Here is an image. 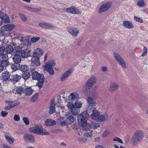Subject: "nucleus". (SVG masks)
<instances>
[{
  "label": "nucleus",
  "mask_w": 148,
  "mask_h": 148,
  "mask_svg": "<svg viewBox=\"0 0 148 148\" xmlns=\"http://www.w3.org/2000/svg\"><path fill=\"white\" fill-rule=\"evenodd\" d=\"M68 32L73 37H76L79 33V30L77 28L73 27H69L67 28Z\"/></svg>",
  "instance_id": "nucleus-11"
},
{
  "label": "nucleus",
  "mask_w": 148,
  "mask_h": 148,
  "mask_svg": "<svg viewBox=\"0 0 148 148\" xmlns=\"http://www.w3.org/2000/svg\"><path fill=\"white\" fill-rule=\"evenodd\" d=\"M144 137V134L143 131L140 130H136L133 134L131 141L134 144L140 142Z\"/></svg>",
  "instance_id": "nucleus-3"
},
{
  "label": "nucleus",
  "mask_w": 148,
  "mask_h": 148,
  "mask_svg": "<svg viewBox=\"0 0 148 148\" xmlns=\"http://www.w3.org/2000/svg\"><path fill=\"white\" fill-rule=\"evenodd\" d=\"M89 116V115L86 111H84L77 116L78 122L79 125H81L84 131L87 130V119Z\"/></svg>",
  "instance_id": "nucleus-2"
},
{
  "label": "nucleus",
  "mask_w": 148,
  "mask_h": 148,
  "mask_svg": "<svg viewBox=\"0 0 148 148\" xmlns=\"http://www.w3.org/2000/svg\"><path fill=\"white\" fill-rule=\"evenodd\" d=\"M29 131L30 132L39 135H45L49 134V132L43 131L42 126L39 124L36 125L33 127L29 128Z\"/></svg>",
  "instance_id": "nucleus-4"
},
{
  "label": "nucleus",
  "mask_w": 148,
  "mask_h": 148,
  "mask_svg": "<svg viewBox=\"0 0 148 148\" xmlns=\"http://www.w3.org/2000/svg\"><path fill=\"white\" fill-rule=\"evenodd\" d=\"M66 10L67 12L74 14H80L82 13L80 10L74 6L68 8H66Z\"/></svg>",
  "instance_id": "nucleus-12"
},
{
  "label": "nucleus",
  "mask_w": 148,
  "mask_h": 148,
  "mask_svg": "<svg viewBox=\"0 0 148 148\" xmlns=\"http://www.w3.org/2000/svg\"><path fill=\"white\" fill-rule=\"evenodd\" d=\"M40 39L39 37H32L31 39V41L32 42L34 43L38 41Z\"/></svg>",
  "instance_id": "nucleus-52"
},
{
  "label": "nucleus",
  "mask_w": 148,
  "mask_h": 148,
  "mask_svg": "<svg viewBox=\"0 0 148 148\" xmlns=\"http://www.w3.org/2000/svg\"><path fill=\"white\" fill-rule=\"evenodd\" d=\"M78 98V95L75 93H71L68 97V99L69 100L73 101Z\"/></svg>",
  "instance_id": "nucleus-30"
},
{
  "label": "nucleus",
  "mask_w": 148,
  "mask_h": 148,
  "mask_svg": "<svg viewBox=\"0 0 148 148\" xmlns=\"http://www.w3.org/2000/svg\"><path fill=\"white\" fill-rule=\"evenodd\" d=\"M19 16L21 19L24 21H27V17L24 14L22 13H19Z\"/></svg>",
  "instance_id": "nucleus-44"
},
{
  "label": "nucleus",
  "mask_w": 148,
  "mask_h": 148,
  "mask_svg": "<svg viewBox=\"0 0 148 148\" xmlns=\"http://www.w3.org/2000/svg\"><path fill=\"white\" fill-rule=\"evenodd\" d=\"M113 140L114 141H118L121 143H123L122 140L120 138L117 137L114 138L113 139Z\"/></svg>",
  "instance_id": "nucleus-54"
},
{
  "label": "nucleus",
  "mask_w": 148,
  "mask_h": 148,
  "mask_svg": "<svg viewBox=\"0 0 148 148\" xmlns=\"http://www.w3.org/2000/svg\"><path fill=\"white\" fill-rule=\"evenodd\" d=\"M1 115L3 117H5L7 115L8 113L5 111H2L1 113Z\"/></svg>",
  "instance_id": "nucleus-62"
},
{
  "label": "nucleus",
  "mask_w": 148,
  "mask_h": 148,
  "mask_svg": "<svg viewBox=\"0 0 148 148\" xmlns=\"http://www.w3.org/2000/svg\"><path fill=\"white\" fill-rule=\"evenodd\" d=\"M67 106L68 108L71 109V110L75 106L74 105H73L71 102H69L67 104Z\"/></svg>",
  "instance_id": "nucleus-51"
},
{
  "label": "nucleus",
  "mask_w": 148,
  "mask_h": 148,
  "mask_svg": "<svg viewBox=\"0 0 148 148\" xmlns=\"http://www.w3.org/2000/svg\"><path fill=\"white\" fill-rule=\"evenodd\" d=\"M45 23H41L39 24V25L40 27L44 28Z\"/></svg>",
  "instance_id": "nucleus-64"
},
{
  "label": "nucleus",
  "mask_w": 148,
  "mask_h": 148,
  "mask_svg": "<svg viewBox=\"0 0 148 148\" xmlns=\"http://www.w3.org/2000/svg\"><path fill=\"white\" fill-rule=\"evenodd\" d=\"M41 10V8H33L32 12H38L40 11Z\"/></svg>",
  "instance_id": "nucleus-60"
},
{
  "label": "nucleus",
  "mask_w": 148,
  "mask_h": 148,
  "mask_svg": "<svg viewBox=\"0 0 148 148\" xmlns=\"http://www.w3.org/2000/svg\"><path fill=\"white\" fill-rule=\"evenodd\" d=\"M11 69H12L13 71H16L18 69L17 65L16 66H15V65H12L11 66Z\"/></svg>",
  "instance_id": "nucleus-58"
},
{
  "label": "nucleus",
  "mask_w": 148,
  "mask_h": 148,
  "mask_svg": "<svg viewBox=\"0 0 148 148\" xmlns=\"http://www.w3.org/2000/svg\"><path fill=\"white\" fill-rule=\"evenodd\" d=\"M33 90L30 87L27 88H26L25 92L26 95L29 96L32 94Z\"/></svg>",
  "instance_id": "nucleus-37"
},
{
  "label": "nucleus",
  "mask_w": 148,
  "mask_h": 148,
  "mask_svg": "<svg viewBox=\"0 0 148 148\" xmlns=\"http://www.w3.org/2000/svg\"><path fill=\"white\" fill-rule=\"evenodd\" d=\"M32 79L38 80L41 79L40 76L43 75V74H40L38 72L35 71L33 72L32 73Z\"/></svg>",
  "instance_id": "nucleus-23"
},
{
  "label": "nucleus",
  "mask_w": 148,
  "mask_h": 148,
  "mask_svg": "<svg viewBox=\"0 0 148 148\" xmlns=\"http://www.w3.org/2000/svg\"><path fill=\"white\" fill-rule=\"evenodd\" d=\"M21 79V77L19 75L16 74L12 76L11 79H10V80L13 82V83L17 82Z\"/></svg>",
  "instance_id": "nucleus-31"
},
{
  "label": "nucleus",
  "mask_w": 148,
  "mask_h": 148,
  "mask_svg": "<svg viewBox=\"0 0 148 148\" xmlns=\"http://www.w3.org/2000/svg\"><path fill=\"white\" fill-rule=\"evenodd\" d=\"M99 126V123H92L90 124H88L87 126L86 127L87 130H89V131L90 132L92 131V129H93L94 130L97 129L98 127Z\"/></svg>",
  "instance_id": "nucleus-15"
},
{
  "label": "nucleus",
  "mask_w": 148,
  "mask_h": 148,
  "mask_svg": "<svg viewBox=\"0 0 148 148\" xmlns=\"http://www.w3.org/2000/svg\"><path fill=\"white\" fill-rule=\"evenodd\" d=\"M23 140L26 143H33L35 142L34 136L29 134H25L23 136Z\"/></svg>",
  "instance_id": "nucleus-7"
},
{
  "label": "nucleus",
  "mask_w": 148,
  "mask_h": 148,
  "mask_svg": "<svg viewBox=\"0 0 148 148\" xmlns=\"http://www.w3.org/2000/svg\"><path fill=\"white\" fill-rule=\"evenodd\" d=\"M123 25L125 27L129 29H131L134 27L132 23L128 21H125L123 22Z\"/></svg>",
  "instance_id": "nucleus-25"
},
{
  "label": "nucleus",
  "mask_w": 148,
  "mask_h": 148,
  "mask_svg": "<svg viewBox=\"0 0 148 148\" xmlns=\"http://www.w3.org/2000/svg\"><path fill=\"white\" fill-rule=\"evenodd\" d=\"M109 132L108 130H105L103 133L102 135L103 137L104 138L106 137L107 135L109 134Z\"/></svg>",
  "instance_id": "nucleus-57"
},
{
  "label": "nucleus",
  "mask_w": 148,
  "mask_h": 148,
  "mask_svg": "<svg viewBox=\"0 0 148 148\" xmlns=\"http://www.w3.org/2000/svg\"><path fill=\"white\" fill-rule=\"evenodd\" d=\"M22 58H25L29 57L31 56L30 51L28 49H25L20 51V54Z\"/></svg>",
  "instance_id": "nucleus-14"
},
{
  "label": "nucleus",
  "mask_w": 148,
  "mask_h": 148,
  "mask_svg": "<svg viewBox=\"0 0 148 148\" xmlns=\"http://www.w3.org/2000/svg\"><path fill=\"white\" fill-rule=\"evenodd\" d=\"M30 76V73L28 72H24L22 74V78L25 80L28 79Z\"/></svg>",
  "instance_id": "nucleus-38"
},
{
  "label": "nucleus",
  "mask_w": 148,
  "mask_h": 148,
  "mask_svg": "<svg viewBox=\"0 0 148 148\" xmlns=\"http://www.w3.org/2000/svg\"><path fill=\"white\" fill-rule=\"evenodd\" d=\"M43 53V51L40 49L38 48L34 50L32 56L34 57H38L39 55H42Z\"/></svg>",
  "instance_id": "nucleus-22"
},
{
  "label": "nucleus",
  "mask_w": 148,
  "mask_h": 148,
  "mask_svg": "<svg viewBox=\"0 0 148 148\" xmlns=\"http://www.w3.org/2000/svg\"><path fill=\"white\" fill-rule=\"evenodd\" d=\"M3 80L6 81L8 80L9 77V72L8 71L3 72L1 74Z\"/></svg>",
  "instance_id": "nucleus-32"
},
{
  "label": "nucleus",
  "mask_w": 148,
  "mask_h": 148,
  "mask_svg": "<svg viewBox=\"0 0 148 148\" xmlns=\"http://www.w3.org/2000/svg\"><path fill=\"white\" fill-rule=\"evenodd\" d=\"M107 116L106 115H100L99 114V116L98 118V120H97V121L98 122H102L103 121L105 120L106 119H107Z\"/></svg>",
  "instance_id": "nucleus-41"
},
{
  "label": "nucleus",
  "mask_w": 148,
  "mask_h": 148,
  "mask_svg": "<svg viewBox=\"0 0 148 148\" xmlns=\"http://www.w3.org/2000/svg\"><path fill=\"white\" fill-rule=\"evenodd\" d=\"M24 89L21 87H17L16 89V93H17L18 94L21 95L22 93H23Z\"/></svg>",
  "instance_id": "nucleus-36"
},
{
  "label": "nucleus",
  "mask_w": 148,
  "mask_h": 148,
  "mask_svg": "<svg viewBox=\"0 0 148 148\" xmlns=\"http://www.w3.org/2000/svg\"><path fill=\"white\" fill-rule=\"evenodd\" d=\"M55 65L54 61L51 60L47 62L44 66V69L49 73V74L53 75L54 74L53 67Z\"/></svg>",
  "instance_id": "nucleus-5"
},
{
  "label": "nucleus",
  "mask_w": 148,
  "mask_h": 148,
  "mask_svg": "<svg viewBox=\"0 0 148 148\" xmlns=\"http://www.w3.org/2000/svg\"><path fill=\"white\" fill-rule=\"evenodd\" d=\"M134 19L135 20L138 22L142 23L143 22V20L138 17L134 16Z\"/></svg>",
  "instance_id": "nucleus-56"
},
{
  "label": "nucleus",
  "mask_w": 148,
  "mask_h": 148,
  "mask_svg": "<svg viewBox=\"0 0 148 148\" xmlns=\"http://www.w3.org/2000/svg\"><path fill=\"white\" fill-rule=\"evenodd\" d=\"M143 52L141 56H144L146 55L147 53V48L145 47H144V48L143 49Z\"/></svg>",
  "instance_id": "nucleus-47"
},
{
  "label": "nucleus",
  "mask_w": 148,
  "mask_h": 148,
  "mask_svg": "<svg viewBox=\"0 0 148 148\" xmlns=\"http://www.w3.org/2000/svg\"><path fill=\"white\" fill-rule=\"evenodd\" d=\"M23 8L24 9L28 10L30 12H32L33 8L29 7L28 6H23Z\"/></svg>",
  "instance_id": "nucleus-59"
},
{
  "label": "nucleus",
  "mask_w": 148,
  "mask_h": 148,
  "mask_svg": "<svg viewBox=\"0 0 148 148\" xmlns=\"http://www.w3.org/2000/svg\"><path fill=\"white\" fill-rule=\"evenodd\" d=\"M69 125L73 123L75 120V118L72 116H70L66 119Z\"/></svg>",
  "instance_id": "nucleus-35"
},
{
  "label": "nucleus",
  "mask_w": 148,
  "mask_h": 148,
  "mask_svg": "<svg viewBox=\"0 0 148 148\" xmlns=\"http://www.w3.org/2000/svg\"><path fill=\"white\" fill-rule=\"evenodd\" d=\"M31 64L33 66H38L40 64L38 57H34L33 56L31 60Z\"/></svg>",
  "instance_id": "nucleus-20"
},
{
  "label": "nucleus",
  "mask_w": 148,
  "mask_h": 148,
  "mask_svg": "<svg viewBox=\"0 0 148 148\" xmlns=\"http://www.w3.org/2000/svg\"><path fill=\"white\" fill-rule=\"evenodd\" d=\"M101 70L103 72H106L107 70V67L105 66H103L101 68Z\"/></svg>",
  "instance_id": "nucleus-63"
},
{
  "label": "nucleus",
  "mask_w": 148,
  "mask_h": 148,
  "mask_svg": "<svg viewBox=\"0 0 148 148\" xmlns=\"http://www.w3.org/2000/svg\"><path fill=\"white\" fill-rule=\"evenodd\" d=\"M9 45L5 49V48L4 47H0V55L5 53H9Z\"/></svg>",
  "instance_id": "nucleus-27"
},
{
  "label": "nucleus",
  "mask_w": 148,
  "mask_h": 148,
  "mask_svg": "<svg viewBox=\"0 0 148 148\" xmlns=\"http://www.w3.org/2000/svg\"><path fill=\"white\" fill-rule=\"evenodd\" d=\"M86 131H87V132L84 133V136L88 138H91L92 136V131H91L90 132V131H89V130H86Z\"/></svg>",
  "instance_id": "nucleus-42"
},
{
  "label": "nucleus",
  "mask_w": 148,
  "mask_h": 148,
  "mask_svg": "<svg viewBox=\"0 0 148 148\" xmlns=\"http://www.w3.org/2000/svg\"><path fill=\"white\" fill-rule=\"evenodd\" d=\"M96 78L94 77H90L86 82L87 85L91 88L95 83L96 82Z\"/></svg>",
  "instance_id": "nucleus-16"
},
{
  "label": "nucleus",
  "mask_w": 148,
  "mask_h": 148,
  "mask_svg": "<svg viewBox=\"0 0 148 148\" xmlns=\"http://www.w3.org/2000/svg\"><path fill=\"white\" fill-rule=\"evenodd\" d=\"M91 88L87 85V84L86 83L83 86L81 89L82 91L84 93H86L88 90L90 89Z\"/></svg>",
  "instance_id": "nucleus-34"
},
{
  "label": "nucleus",
  "mask_w": 148,
  "mask_h": 148,
  "mask_svg": "<svg viewBox=\"0 0 148 148\" xmlns=\"http://www.w3.org/2000/svg\"><path fill=\"white\" fill-rule=\"evenodd\" d=\"M82 105V103L77 101L75 103L74 106L75 107L79 109L81 107Z\"/></svg>",
  "instance_id": "nucleus-49"
},
{
  "label": "nucleus",
  "mask_w": 148,
  "mask_h": 148,
  "mask_svg": "<svg viewBox=\"0 0 148 148\" xmlns=\"http://www.w3.org/2000/svg\"><path fill=\"white\" fill-rule=\"evenodd\" d=\"M92 113L90 115L92 119L97 121L100 113L98 110L96 109L92 110Z\"/></svg>",
  "instance_id": "nucleus-18"
},
{
  "label": "nucleus",
  "mask_w": 148,
  "mask_h": 148,
  "mask_svg": "<svg viewBox=\"0 0 148 148\" xmlns=\"http://www.w3.org/2000/svg\"><path fill=\"white\" fill-rule=\"evenodd\" d=\"M8 54L7 53H5L0 56V62L5 66H7L8 64Z\"/></svg>",
  "instance_id": "nucleus-9"
},
{
  "label": "nucleus",
  "mask_w": 148,
  "mask_h": 148,
  "mask_svg": "<svg viewBox=\"0 0 148 148\" xmlns=\"http://www.w3.org/2000/svg\"><path fill=\"white\" fill-rule=\"evenodd\" d=\"M72 72L73 71L72 69H70L65 72L61 76L60 79V80L61 81L64 80L66 78L71 75Z\"/></svg>",
  "instance_id": "nucleus-17"
},
{
  "label": "nucleus",
  "mask_w": 148,
  "mask_h": 148,
  "mask_svg": "<svg viewBox=\"0 0 148 148\" xmlns=\"http://www.w3.org/2000/svg\"><path fill=\"white\" fill-rule=\"evenodd\" d=\"M29 68L26 65H22L20 68V69L23 72H27L28 71Z\"/></svg>",
  "instance_id": "nucleus-43"
},
{
  "label": "nucleus",
  "mask_w": 148,
  "mask_h": 148,
  "mask_svg": "<svg viewBox=\"0 0 148 148\" xmlns=\"http://www.w3.org/2000/svg\"><path fill=\"white\" fill-rule=\"evenodd\" d=\"M38 95L37 94H35L32 97L31 100L32 101L34 102L36 101L38 98Z\"/></svg>",
  "instance_id": "nucleus-48"
},
{
  "label": "nucleus",
  "mask_w": 148,
  "mask_h": 148,
  "mask_svg": "<svg viewBox=\"0 0 148 148\" xmlns=\"http://www.w3.org/2000/svg\"><path fill=\"white\" fill-rule=\"evenodd\" d=\"M78 140L81 143H85L87 141V139L84 137H79Z\"/></svg>",
  "instance_id": "nucleus-55"
},
{
  "label": "nucleus",
  "mask_w": 148,
  "mask_h": 148,
  "mask_svg": "<svg viewBox=\"0 0 148 148\" xmlns=\"http://www.w3.org/2000/svg\"><path fill=\"white\" fill-rule=\"evenodd\" d=\"M79 109L76 108L75 106L71 110V112L74 115L77 114L79 113Z\"/></svg>",
  "instance_id": "nucleus-39"
},
{
  "label": "nucleus",
  "mask_w": 148,
  "mask_h": 148,
  "mask_svg": "<svg viewBox=\"0 0 148 148\" xmlns=\"http://www.w3.org/2000/svg\"><path fill=\"white\" fill-rule=\"evenodd\" d=\"M0 18L3 20L4 23H9V18L8 16L2 12H0Z\"/></svg>",
  "instance_id": "nucleus-19"
},
{
  "label": "nucleus",
  "mask_w": 148,
  "mask_h": 148,
  "mask_svg": "<svg viewBox=\"0 0 148 148\" xmlns=\"http://www.w3.org/2000/svg\"><path fill=\"white\" fill-rule=\"evenodd\" d=\"M114 56L116 60L121 66L123 68L126 69L127 67L126 63L121 56L116 52L114 53Z\"/></svg>",
  "instance_id": "nucleus-6"
},
{
  "label": "nucleus",
  "mask_w": 148,
  "mask_h": 148,
  "mask_svg": "<svg viewBox=\"0 0 148 148\" xmlns=\"http://www.w3.org/2000/svg\"><path fill=\"white\" fill-rule=\"evenodd\" d=\"M1 30L2 32L9 31V24L5 25L1 27Z\"/></svg>",
  "instance_id": "nucleus-40"
},
{
  "label": "nucleus",
  "mask_w": 148,
  "mask_h": 148,
  "mask_svg": "<svg viewBox=\"0 0 148 148\" xmlns=\"http://www.w3.org/2000/svg\"><path fill=\"white\" fill-rule=\"evenodd\" d=\"M119 86V84L118 83L114 82L110 84L108 90L110 92H113L118 89Z\"/></svg>",
  "instance_id": "nucleus-13"
},
{
  "label": "nucleus",
  "mask_w": 148,
  "mask_h": 148,
  "mask_svg": "<svg viewBox=\"0 0 148 148\" xmlns=\"http://www.w3.org/2000/svg\"><path fill=\"white\" fill-rule=\"evenodd\" d=\"M14 39H15L17 41H19L20 42V44H19V45H23L27 47L29 45V40L25 39V37H21L20 39L18 37L17 38L14 37L12 38V41Z\"/></svg>",
  "instance_id": "nucleus-10"
},
{
  "label": "nucleus",
  "mask_w": 148,
  "mask_h": 148,
  "mask_svg": "<svg viewBox=\"0 0 148 148\" xmlns=\"http://www.w3.org/2000/svg\"><path fill=\"white\" fill-rule=\"evenodd\" d=\"M14 120L16 121H19L20 120V117L18 114H15L14 117Z\"/></svg>",
  "instance_id": "nucleus-53"
},
{
  "label": "nucleus",
  "mask_w": 148,
  "mask_h": 148,
  "mask_svg": "<svg viewBox=\"0 0 148 148\" xmlns=\"http://www.w3.org/2000/svg\"><path fill=\"white\" fill-rule=\"evenodd\" d=\"M87 101L89 105L88 107H95L96 104V103L94 100V99L92 97H88L87 99Z\"/></svg>",
  "instance_id": "nucleus-21"
},
{
  "label": "nucleus",
  "mask_w": 148,
  "mask_h": 148,
  "mask_svg": "<svg viewBox=\"0 0 148 148\" xmlns=\"http://www.w3.org/2000/svg\"><path fill=\"white\" fill-rule=\"evenodd\" d=\"M20 104L19 101H10V109L18 106Z\"/></svg>",
  "instance_id": "nucleus-33"
},
{
  "label": "nucleus",
  "mask_w": 148,
  "mask_h": 148,
  "mask_svg": "<svg viewBox=\"0 0 148 148\" xmlns=\"http://www.w3.org/2000/svg\"><path fill=\"white\" fill-rule=\"evenodd\" d=\"M137 4L139 7H143L145 5V3L143 0H139Z\"/></svg>",
  "instance_id": "nucleus-46"
},
{
  "label": "nucleus",
  "mask_w": 148,
  "mask_h": 148,
  "mask_svg": "<svg viewBox=\"0 0 148 148\" xmlns=\"http://www.w3.org/2000/svg\"><path fill=\"white\" fill-rule=\"evenodd\" d=\"M41 79L38 80V83L37 85L40 88H41L43 86L44 83V81L45 80L44 76V75H42L40 76Z\"/></svg>",
  "instance_id": "nucleus-29"
},
{
  "label": "nucleus",
  "mask_w": 148,
  "mask_h": 148,
  "mask_svg": "<svg viewBox=\"0 0 148 148\" xmlns=\"http://www.w3.org/2000/svg\"><path fill=\"white\" fill-rule=\"evenodd\" d=\"M55 110V102L54 100H52L50 105L49 113L51 114L54 113Z\"/></svg>",
  "instance_id": "nucleus-24"
},
{
  "label": "nucleus",
  "mask_w": 148,
  "mask_h": 148,
  "mask_svg": "<svg viewBox=\"0 0 148 148\" xmlns=\"http://www.w3.org/2000/svg\"><path fill=\"white\" fill-rule=\"evenodd\" d=\"M55 27L52 25L45 23L44 28L47 29H53Z\"/></svg>",
  "instance_id": "nucleus-45"
},
{
  "label": "nucleus",
  "mask_w": 148,
  "mask_h": 148,
  "mask_svg": "<svg viewBox=\"0 0 148 148\" xmlns=\"http://www.w3.org/2000/svg\"><path fill=\"white\" fill-rule=\"evenodd\" d=\"M45 125L47 126H52L55 125L56 122L51 119H47L45 121Z\"/></svg>",
  "instance_id": "nucleus-26"
},
{
  "label": "nucleus",
  "mask_w": 148,
  "mask_h": 148,
  "mask_svg": "<svg viewBox=\"0 0 148 148\" xmlns=\"http://www.w3.org/2000/svg\"><path fill=\"white\" fill-rule=\"evenodd\" d=\"M6 67L4 64H2L1 62H0V73H1L3 70V67Z\"/></svg>",
  "instance_id": "nucleus-61"
},
{
  "label": "nucleus",
  "mask_w": 148,
  "mask_h": 148,
  "mask_svg": "<svg viewBox=\"0 0 148 148\" xmlns=\"http://www.w3.org/2000/svg\"><path fill=\"white\" fill-rule=\"evenodd\" d=\"M23 120L26 125H28L29 124V121L28 119L26 117H24L23 118Z\"/></svg>",
  "instance_id": "nucleus-50"
},
{
  "label": "nucleus",
  "mask_w": 148,
  "mask_h": 148,
  "mask_svg": "<svg viewBox=\"0 0 148 148\" xmlns=\"http://www.w3.org/2000/svg\"><path fill=\"white\" fill-rule=\"evenodd\" d=\"M64 118L63 117H60L58 119V121L60 122V125L62 126H64L69 124L67 122L66 119L64 120Z\"/></svg>",
  "instance_id": "nucleus-28"
},
{
  "label": "nucleus",
  "mask_w": 148,
  "mask_h": 148,
  "mask_svg": "<svg viewBox=\"0 0 148 148\" xmlns=\"http://www.w3.org/2000/svg\"><path fill=\"white\" fill-rule=\"evenodd\" d=\"M13 46L10 45V54L13 52L15 54L12 57L13 61L15 63H18L21 61V58L20 55V51L21 47L18 45H16L12 42Z\"/></svg>",
  "instance_id": "nucleus-1"
},
{
  "label": "nucleus",
  "mask_w": 148,
  "mask_h": 148,
  "mask_svg": "<svg viewBox=\"0 0 148 148\" xmlns=\"http://www.w3.org/2000/svg\"><path fill=\"white\" fill-rule=\"evenodd\" d=\"M112 5V3L111 2H109L103 4L99 9V12L101 13L106 11L110 8Z\"/></svg>",
  "instance_id": "nucleus-8"
}]
</instances>
